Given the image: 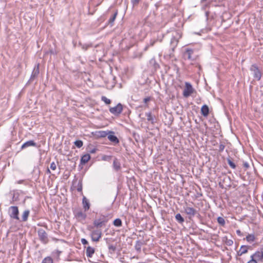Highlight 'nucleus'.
I'll list each match as a JSON object with an SVG mask.
<instances>
[{
	"instance_id": "35",
	"label": "nucleus",
	"mask_w": 263,
	"mask_h": 263,
	"mask_svg": "<svg viewBox=\"0 0 263 263\" xmlns=\"http://www.w3.org/2000/svg\"><path fill=\"white\" fill-rule=\"evenodd\" d=\"M254 254L251 256V260H250L247 263H257V261H260L259 259H256L254 257Z\"/></svg>"
},
{
	"instance_id": "47",
	"label": "nucleus",
	"mask_w": 263,
	"mask_h": 263,
	"mask_svg": "<svg viewBox=\"0 0 263 263\" xmlns=\"http://www.w3.org/2000/svg\"><path fill=\"white\" fill-rule=\"evenodd\" d=\"M81 190H82V188H81V187H80V188H78V191L79 192L81 191Z\"/></svg>"
},
{
	"instance_id": "31",
	"label": "nucleus",
	"mask_w": 263,
	"mask_h": 263,
	"mask_svg": "<svg viewBox=\"0 0 263 263\" xmlns=\"http://www.w3.org/2000/svg\"><path fill=\"white\" fill-rule=\"evenodd\" d=\"M42 263H53V259L51 257L48 256L44 258Z\"/></svg>"
},
{
	"instance_id": "14",
	"label": "nucleus",
	"mask_w": 263,
	"mask_h": 263,
	"mask_svg": "<svg viewBox=\"0 0 263 263\" xmlns=\"http://www.w3.org/2000/svg\"><path fill=\"white\" fill-rule=\"evenodd\" d=\"M251 247L248 246H241L239 250L237 252V254L239 256H241L242 255L246 254L248 252V249Z\"/></svg>"
},
{
	"instance_id": "2",
	"label": "nucleus",
	"mask_w": 263,
	"mask_h": 263,
	"mask_svg": "<svg viewBox=\"0 0 263 263\" xmlns=\"http://www.w3.org/2000/svg\"><path fill=\"white\" fill-rule=\"evenodd\" d=\"M107 221L108 220L106 218V217L104 215H101L99 218L93 220V227L97 229H100L103 226H105Z\"/></svg>"
},
{
	"instance_id": "36",
	"label": "nucleus",
	"mask_w": 263,
	"mask_h": 263,
	"mask_svg": "<svg viewBox=\"0 0 263 263\" xmlns=\"http://www.w3.org/2000/svg\"><path fill=\"white\" fill-rule=\"evenodd\" d=\"M74 145L78 148H81L83 145V141L81 140H76L74 142Z\"/></svg>"
},
{
	"instance_id": "1",
	"label": "nucleus",
	"mask_w": 263,
	"mask_h": 263,
	"mask_svg": "<svg viewBox=\"0 0 263 263\" xmlns=\"http://www.w3.org/2000/svg\"><path fill=\"white\" fill-rule=\"evenodd\" d=\"M93 227L89 226L88 227V230L90 231V236L91 238V240L94 242H98L100 240L102 237V233L101 229H93Z\"/></svg>"
},
{
	"instance_id": "30",
	"label": "nucleus",
	"mask_w": 263,
	"mask_h": 263,
	"mask_svg": "<svg viewBox=\"0 0 263 263\" xmlns=\"http://www.w3.org/2000/svg\"><path fill=\"white\" fill-rule=\"evenodd\" d=\"M176 220L180 223H182L184 221V218L182 217L180 214H177L175 216Z\"/></svg>"
},
{
	"instance_id": "48",
	"label": "nucleus",
	"mask_w": 263,
	"mask_h": 263,
	"mask_svg": "<svg viewBox=\"0 0 263 263\" xmlns=\"http://www.w3.org/2000/svg\"><path fill=\"white\" fill-rule=\"evenodd\" d=\"M230 241L231 242H228L229 245H231L233 243L232 241Z\"/></svg>"
},
{
	"instance_id": "46",
	"label": "nucleus",
	"mask_w": 263,
	"mask_h": 263,
	"mask_svg": "<svg viewBox=\"0 0 263 263\" xmlns=\"http://www.w3.org/2000/svg\"><path fill=\"white\" fill-rule=\"evenodd\" d=\"M96 152V149H92L91 151H90V153H94Z\"/></svg>"
},
{
	"instance_id": "50",
	"label": "nucleus",
	"mask_w": 263,
	"mask_h": 263,
	"mask_svg": "<svg viewBox=\"0 0 263 263\" xmlns=\"http://www.w3.org/2000/svg\"><path fill=\"white\" fill-rule=\"evenodd\" d=\"M153 61V59L151 60V61L152 62ZM154 61L155 62V60L154 59Z\"/></svg>"
},
{
	"instance_id": "13",
	"label": "nucleus",
	"mask_w": 263,
	"mask_h": 263,
	"mask_svg": "<svg viewBox=\"0 0 263 263\" xmlns=\"http://www.w3.org/2000/svg\"><path fill=\"white\" fill-rule=\"evenodd\" d=\"M39 74V64L35 66L32 72L30 80H33Z\"/></svg>"
},
{
	"instance_id": "43",
	"label": "nucleus",
	"mask_w": 263,
	"mask_h": 263,
	"mask_svg": "<svg viewBox=\"0 0 263 263\" xmlns=\"http://www.w3.org/2000/svg\"><path fill=\"white\" fill-rule=\"evenodd\" d=\"M141 0H132V3L134 5H137Z\"/></svg>"
},
{
	"instance_id": "5",
	"label": "nucleus",
	"mask_w": 263,
	"mask_h": 263,
	"mask_svg": "<svg viewBox=\"0 0 263 263\" xmlns=\"http://www.w3.org/2000/svg\"><path fill=\"white\" fill-rule=\"evenodd\" d=\"M37 235L40 240L43 243L47 244L48 242V235L44 230L42 229H39L37 230Z\"/></svg>"
},
{
	"instance_id": "38",
	"label": "nucleus",
	"mask_w": 263,
	"mask_h": 263,
	"mask_svg": "<svg viewBox=\"0 0 263 263\" xmlns=\"http://www.w3.org/2000/svg\"><path fill=\"white\" fill-rule=\"evenodd\" d=\"M50 168L52 170H55L56 169V168H57V165H56V164L55 163V162H52L50 164Z\"/></svg>"
},
{
	"instance_id": "28",
	"label": "nucleus",
	"mask_w": 263,
	"mask_h": 263,
	"mask_svg": "<svg viewBox=\"0 0 263 263\" xmlns=\"http://www.w3.org/2000/svg\"><path fill=\"white\" fill-rule=\"evenodd\" d=\"M113 224L116 227H121L122 225V220L120 218H117L114 220L113 222Z\"/></svg>"
},
{
	"instance_id": "33",
	"label": "nucleus",
	"mask_w": 263,
	"mask_h": 263,
	"mask_svg": "<svg viewBox=\"0 0 263 263\" xmlns=\"http://www.w3.org/2000/svg\"><path fill=\"white\" fill-rule=\"evenodd\" d=\"M227 162L232 168L235 169L236 167L235 164L231 160L230 158L227 159Z\"/></svg>"
},
{
	"instance_id": "3",
	"label": "nucleus",
	"mask_w": 263,
	"mask_h": 263,
	"mask_svg": "<svg viewBox=\"0 0 263 263\" xmlns=\"http://www.w3.org/2000/svg\"><path fill=\"white\" fill-rule=\"evenodd\" d=\"M250 70L255 80L257 81L260 80L262 76L261 72L256 64L252 65L250 68Z\"/></svg>"
},
{
	"instance_id": "51",
	"label": "nucleus",
	"mask_w": 263,
	"mask_h": 263,
	"mask_svg": "<svg viewBox=\"0 0 263 263\" xmlns=\"http://www.w3.org/2000/svg\"><path fill=\"white\" fill-rule=\"evenodd\" d=\"M206 0H201V2H205L206 1Z\"/></svg>"
},
{
	"instance_id": "37",
	"label": "nucleus",
	"mask_w": 263,
	"mask_h": 263,
	"mask_svg": "<svg viewBox=\"0 0 263 263\" xmlns=\"http://www.w3.org/2000/svg\"><path fill=\"white\" fill-rule=\"evenodd\" d=\"M101 100L106 104H109L111 103V101L105 96H102L101 97Z\"/></svg>"
},
{
	"instance_id": "29",
	"label": "nucleus",
	"mask_w": 263,
	"mask_h": 263,
	"mask_svg": "<svg viewBox=\"0 0 263 263\" xmlns=\"http://www.w3.org/2000/svg\"><path fill=\"white\" fill-rule=\"evenodd\" d=\"M255 239V237L254 234H249L246 237V240L249 242H252Z\"/></svg>"
},
{
	"instance_id": "34",
	"label": "nucleus",
	"mask_w": 263,
	"mask_h": 263,
	"mask_svg": "<svg viewBox=\"0 0 263 263\" xmlns=\"http://www.w3.org/2000/svg\"><path fill=\"white\" fill-rule=\"evenodd\" d=\"M108 249H109V252L111 254H113L115 253V252L116 250V247L112 245H109L108 246Z\"/></svg>"
},
{
	"instance_id": "42",
	"label": "nucleus",
	"mask_w": 263,
	"mask_h": 263,
	"mask_svg": "<svg viewBox=\"0 0 263 263\" xmlns=\"http://www.w3.org/2000/svg\"><path fill=\"white\" fill-rule=\"evenodd\" d=\"M243 166L246 168V170L248 169L249 167V164L247 162H244L243 163Z\"/></svg>"
},
{
	"instance_id": "20",
	"label": "nucleus",
	"mask_w": 263,
	"mask_h": 263,
	"mask_svg": "<svg viewBox=\"0 0 263 263\" xmlns=\"http://www.w3.org/2000/svg\"><path fill=\"white\" fill-rule=\"evenodd\" d=\"M30 214V211L29 210H25L23 213L22 216V219L20 220V221H26L28 220V218L29 217Z\"/></svg>"
},
{
	"instance_id": "23",
	"label": "nucleus",
	"mask_w": 263,
	"mask_h": 263,
	"mask_svg": "<svg viewBox=\"0 0 263 263\" xmlns=\"http://www.w3.org/2000/svg\"><path fill=\"white\" fill-rule=\"evenodd\" d=\"M158 41V39H152L150 40L149 44H148L145 47L144 50L146 51L148 49V48L150 46H153L155 43Z\"/></svg>"
},
{
	"instance_id": "4",
	"label": "nucleus",
	"mask_w": 263,
	"mask_h": 263,
	"mask_svg": "<svg viewBox=\"0 0 263 263\" xmlns=\"http://www.w3.org/2000/svg\"><path fill=\"white\" fill-rule=\"evenodd\" d=\"M8 214L9 216L13 219L20 220L18 217L19 211L18 208L16 206H11L8 210Z\"/></svg>"
},
{
	"instance_id": "21",
	"label": "nucleus",
	"mask_w": 263,
	"mask_h": 263,
	"mask_svg": "<svg viewBox=\"0 0 263 263\" xmlns=\"http://www.w3.org/2000/svg\"><path fill=\"white\" fill-rule=\"evenodd\" d=\"M90 159V156L89 154H87L83 155L81 159V163L82 164L86 163Z\"/></svg>"
},
{
	"instance_id": "26",
	"label": "nucleus",
	"mask_w": 263,
	"mask_h": 263,
	"mask_svg": "<svg viewBox=\"0 0 263 263\" xmlns=\"http://www.w3.org/2000/svg\"><path fill=\"white\" fill-rule=\"evenodd\" d=\"M113 167L116 171H119L121 168L120 163L117 159L113 162Z\"/></svg>"
},
{
	"instance_id": "15",
	"label": "nucleus",
	"mask_w": 263,
	"mask_h": 263,
	"mask_svg": "<svg viewBox=\"0 0 263 263\" xmlns=\"http://www.w3.org/2000/svg\"><path fill=\"white\" fill-rule=\"evenodd\" d=\"M82 204L85 212L88 211L90 208V203L88 200L84 196L82 200Z\"/></svg>"
},
{
	"instance_id": "24",
	"label": "nucleus",
	"mask_w": 263,
	"mask_h": 263,
	"mask_svg": "<svg viewBox=\"0 0 263 263\" xmlns=\"http://www.w3.org/2000/svg\"><path fill=\"white\" fill-rule=\"evenodd\" d=\"M143 245V242L140 240H137L136 242L135 246V249L139 252L141 251V246Z\"/></svg>"
},
{
	"instance_id": "32",
	"label": "nucleus",
	"mask_w": 263,
	"mask_h": 263,
	"mask_svg": "<svg viewBox=\"0 0 263 263\" xmlns=\"http://www.w3.org/2000/svg\"><path fill=\"white\" fill-rule=\"evenodd\" d=\"M217 222L221 226H224L226 223L225 220L221 217H218L217 218Z\"/></svg>"
},
{
	"instance_id": "19",
	"label": "nucleus",
	"mask_w": 263,
	"mask_h": 263,
	"mask_svg": "<svg viewBox=\"0 0 263 263\" xmlns=\"http://www.w3.org/2000/svg\"><path fill=\"white\" fill-rule=\"evenodd\" d=\"M254 257L263 262V248L261 249L260 251L255 252Z\"/></svg>"
},
{
	"instance_id": "44",
	"label": "nucleus",
	"mask_w": 263,
	"mask_h": 263,
	"mask_svg": "<svg viewBox=\"0 0 263 263\" xmlns=\"http://www.w3.org/2000/svg\"><path fill=\"white\" fill-rule=\"evenodd\" d=\"M89 47V46L88 45H83L82 46V48L85 50H86Z\"/></svg>"
},
{
	"instance_id": "17",
	"label": "nucleus",
	"mask_w": 263,
	"mask_h": 263,
	"mask_svg": "<svg viewBox=\"0 0 263 263\" xmlns=\"http://www.w3.org/2000/svg\"><path fill=\"white\" fill-rule=\"evenodd\" d=\"M36 144L33 140H30L24 143L21 147L22 149L28 147L29 146H36Z\"/></svg>"
},
{
	"instance_id": "8",
	"label": "nucleus",
	"mask_w": 263,
	"mask_h": 263,
	"mask_svg": "<svg viewBox=\"0 0 263 263\" xmlns=\"http://www.w3.org/2000/svg\"><path fill=\"white\" fill-rule=\"evenodd\" d=\"M123 110V106L121 103H118L117 106L109 108V111L115 116L119 115Z\"/></svg>"
},
{
	"instance_id": "7",
	"label": "nucleus",
	"mask_w": 263,
	"mask_h": 263,
	"mask_svg": "<svg viewBox=\"0 0 263 263\" xmlns=\"http://www.w3.org/2000/svg\"><path fill=\"white\" fill-rule=\"evenodd\" d=\"M181 37V35L178 33H176V35H173L170 42V46L172 52H174L175 49L177 46L179 39Z\"/></svg>"
},
{
	"instance_id": "41",
	"label": "nucleus",
	"mask_w": 263,
	"mask_h": 263,
	"mask_svg": "<svg viewBox=\"0 0 263 263\" xmlns=\"http://www.w3.org/2000/svg\"><path fill=\"white\" fill-rule=\"evenodd\" d=\"M225 145L223 144H220L219 146V151L222 152L224 149Z\"/></svg>"
},
{
	"instance_id": "16",
	"label": "nucleus",
	"mask_w": 263,
	"mask_h": 263,
	"mask_svg": "<svg viewBox=\"0 0 263 263\" xmlns=\"http://www.w3.org/2000/svg\"><path fill=\"white\" fill-rule=\"evenodd\" d=\"M86 248V255L88 257H91L95 253V249L90 246L85 247Z\"/></svg>"
},
{
	"instance_id": "39",
	"label": "nucleus",
	"mask_w": 263,
	"mask_h": 263,
	"mask_svg": "<svg viewBox=\"0 0 263 263\" xmlns=\"http://www.w3.org/2000/svg\"><path fill=\"white\" fill-rule=\"evenodd\" d=\"M151 100V98L150 97H146V98H145L144 99H143V102L144 103H145V104H146L148 102H149L150 100ZM145 106H148V105L147 104L145 105Z\"/></svg>"
},
{
	"instance_id": "6",
	"label": "nucleus",
	"mask_w": 263,
	"mask_h": 263,
	"mask_svg": "<svg viewBox=\"0 0 263 263\" xmlns=\"http://www.w3.org/2000/svg\"><path fill=\"white\" fill-rule=\"evenodd\" d=\"M194 91V89L192 85L189 82L185 83V88L183 91V96L185 98H187L191 96Z\"/></svg>"
},
{
	"instance_id": "18",
	"label": "nucleus",
	"mask_w": 263,
	"mask_h": 263,
	"mask_svg": "<svg viewBox=\"0 0 263 263\" xmlns=\"http://www.w3.org/2000/svg\"><path fill=\"white\" fill-rule=\"evenodd\" d=\"M201 114L204 117H207L209 114V108L208 105H203L201 108Z\"/></svg>"
},
{
	"instance_id": "27",
	"label": "nucleus",
	"mask_w": 263,
	"mask_h": 263,
	"mask_svg": "<svg viewBox=\"0 0 263 263\" xmlns=\"http://www.w3.org/2000/svg\"><path fill=\"white\" fill-rule=\"evenodd\" d=\"M118 14V11H116L110 17V18L108 20V24H110L111 26H112L113 25V23L115 21L116 18V16Z\"/></svg>"
},
{
	"instance_id": "10",
	"label": "nucleus",
	"mask_w": 263,
	"mask_h": 263,
	"mask_svg": "<svg viewBox=\"0 0 263 263\" xmlns=\"http://www.w3.org/2000/svg\"><path fill=\"white\" fill-rule=\"evenodd\" d=\"M183 209L185 213L189 216L190 218L195 216L197 212L196 209L188 206H184Z\"/></svg>"
},
{
	"instance_id": "11",
	"label": "nucleus",
	"mask_w": 263,
	"mask_h": 263,
	"mask_svg": "<svg viewBox=\"0 0 263 263\" xmlns=\"http://www.w3.org/2000/svg\"><path fill=\"white\" fill-rule=\"evenodd\" d=\"M74 214L76 218L79 220H84L86 218V214L82 210L76 211Z\"/></svg>"
},
{
	"instance_id": "9",
	"label": "nucleus",
	"mask_w": 263,
	"mask_h": 263,
	"mask_svg": "<svg viewBox=\"0 0 263 263\" xmlns=\"http://www.w3.org/2000/svg\"><path fill=\"white\" fill-rule=\"evenodd\" d=\"M194 50L191 48H186L183 52V57L185 60H194L195 58L193 57Z\"/></svg>"
},
{
	"instance_id": "49",
	"label": "nucleus",
	"mask_w": 263,
	"mask_h": 263,
	"mask_svg": "<svg viewBox=\"0 0 263 263\" xmlns=\"http://www.w3.org/2000/svg\"><path fill=\"white\" fill-rule=\"evenodd\" d=\"M47 173H50V171L49 168L47 169Z\"/></svg>"
},
{
	"instance_id": "22",
	"label": "nucleus",
	"mask_w": 263,
	"mask_h": 263,
	"mask_svg": "<svg viewBox=\"0 0 263 263\" xmlns=\"http://www.w3.org/2000/svg\"><path fill=\"white\" fill-rule=\"evenodd\" d=\"M108 135V132L107 131H98L96 132V135L99 138L106 137Z\"/></svg>"
},
{
	"instance_id": "40",
	"label": "nucleus",
	"mask_w": 263,
	"mask_h": 263,
	"mask_svg": "<svg viewBox=\"0 0 263 263\" xmlns=\"http://www.w3.org/2000/svg\"><path fill=\"white\" fill-rule=\"evenodd\" d=\"M81 241L83 245H86L88 244V241L85 238H82L81 240Z\"/></svg>"
},
{
	"instance_id": "45",
	"label": "nucleus",
	"mask_w": 263,
	"mask_h": 263,
	"mask_svg": "<svg viewBox=\"0 0 263 263\" xmlns=\"http://www.w3.org/2000/svg\"><path fill=\"white\" fill-rule=\"evenodd\" d=\"M236 233L239 236L241 235V231L239 230L236 231Z\"/></svg>"
},
{
	"instance_id": "12",
	"label": "nucleus",
	"mask_w": 263,
	"mask_h": 263,
	"mask_svg": "<svg viewBox=\"0 0 263 263\" xmlns=\"http://www.w3.org/2000/svg\"><path fill=\"white\" fill-rule=\"evenodd\" d=\"M108 139L111 142L117 144L119 142V141L118 139V138L115 136L114 132L111 131H108Z\"/></svg>"
},
{
	"instance_id": "25",
	"label": "nucleus",
	"mask_w": 263,
	"mask_h": 263,
	"mask_svg": "<svg viewBox=\"0 0 263 263\" xmlns=\"http://www.w3.org/2000/svg\"><path fill=\"white\" fill-rule=\"evenodd\" d=\"M145 115L147 117V121L151 122L152 124H154L155 122L154 119V117L152 115V113L151 112H146Z\"/></svg>"
}]
</instances>
